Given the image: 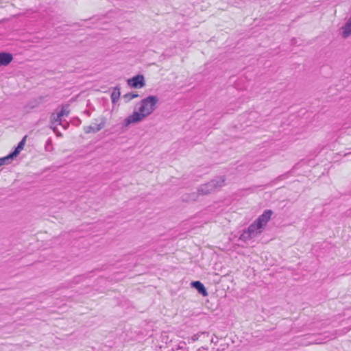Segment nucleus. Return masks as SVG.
Masks as SVG:
<instances>
[{"label":"nucleus","mask_w":351,"mask_h":351,"mask_svg":"<svg viewBox=\"0 0 351 351\" xmlns=\"http://www.w3.org/2000/svg\"><path fill=\"white\" fill-rule=\"evenodd\" d=\"M225 181L224 176L217 178L208 183L201 185L197 189V193H192L189 198L184 197V200L195 201L197 198L198 195H206L215 192L225 184Z\"/></svg>","instance_id":"f257e3e1"},{"label":"nucleus","mask_w":351,"mask_h":351,"mask_svg":"<svg viewBox=\"0 0 351 351\" xmlns=\"http://www.w3.org/2000/svg\"><path fill=\"white\" fill-rule=\"evenodd\" d=\"M158 101V99L156 96H148L138 104V110L147 117L155 110Z\"/></svg>","instance_id":"f03ea898"},{"label":"nucleus","mask_w":351,"mask_h":351,"mask_svg":"<svg viewBox=\"0 0 351 351\" xmlns=\"http://www.w3.org/2000/svg\"><path fill=\"white\" fill-rule=\"evenodd\" d=\"M263 228L258 224L256 220L250 224L247 229L244 230L241 234L239 239L243 241H247L260 234L263 232Z\"/></svg>","instance_id":"7ed1b4c3"},{"label":"nucleus","mask_w":351,"mask_h":351,"mask_svg":"<svg viewBox=\"0 0 351 351\" xmlns=\"http://www.w3.org/2000/svg\"><path fill=\"white\" fill-rule=\"evenodd\" d=\"M146 118L138 109L134 110L133 113L127 117L123 123V126L128 127L130 124H134L142 121Z\"/></svg>","instance_id":"20e7f679"},{"label":"nucleus","mask_w":351,"mask_h":351,"mask_svg":"<svg viewBox=\"0 0 351 351\" xmlns=\"http://www.w3.org/2000/svg\"><path fill=\"white\" fill-rule=\"evenodd\" d=\"M96 122L99 123H95L94 125H88L86 127H84V130L85 133L89 134V133H96L99 131H100L106 124V118L104 117H101L99 118V119H95Z\"/></svg>","instance_id":"39448f33"},{"label":"nucleus","mask_w":351,"mask_h":351,"mask_svg":"<svg viewBox=\"0 0 351 351\" xmlns=\"http://www.w3.org/2000/svg\"><path fill=\"white\" fill-rule=\"evenodd\" d=\"M128 84L132 88H141L145 86V79L143 75H137L128 80Z\"/></svg>","instance_id":"423d86ee"},{"label":"nucleus","mask_w":351,"mask_h":351,"mask_svg":"<svg viewBox=\"0 0 351 351\" xmlns=\"http://www.w3.org/2000/svg\"><path fill=\"white\" fill-rule=\"evenodd\" d=\"M272 214L273 212L271 210H265L263 213L258 217L256 221L264 228L271 219Z\"/></svg>","instance_id":"0eeeda50"},{"label":"nucleus","mask_w":351,"mask_h":351,"mask_svg":"<svg viewBox=\"0 0 351 351\" xmlns=\"http://www.w3.org/2000/svg\"><path fill=\"white\" fill-rule=\"evenodd\" d=\"M12 59H13V57L11 53H6V52H1L0 53V66L8 65L12 62Z\"/></svg>","instance_id":"6e6552de"},{"label":"nucleus","mask_w":351,"mask_h":351,"mask_svg":"<svg viewBox=\"0 0 351 351\" xmlns=\"http://www.w3.org/2000/svg\"><path fill=\"white\" fill-rule=\"evenodd\" d=\"M191 287L195 288L199 293L203 296H207L208 292L204 285L199 281H193L191 282Z\"/></svg>","instance_id":"1a4fd4ad"},{"label":"nucleus","mask_w":351,"mask_h":351,"mask_svg":"<svg viewBox=\"0 0 351 351\" xmlns=\"http://www.w3.org/2000/svg\"><path fill=\"white\" fill-rule=\"evenodd\" d=\"M58 113H52L50 118V122H51V128L53 130V132H56L57 129V124L61 125L62 124V118L61 117H57Z\"/></svg>","instance_id":"9d476101"},{"label":"nucleus","mask_w":351,"mask_h":351,"mask_svg":"<svg viewBox=\"0 0 351 351\" xmlns=\"http://www.w3.org/2000/svg\"><path fill=\"white\" fill-rule=\"evenodd\" d=\"M351 34V19H349L342 27V36L348 38Z\"/></svg>","instance_id":"9b49d317"},{"label":"nucleus","mask_w":351,"mask_h":351,"mask_svg":"<svg viewBox=\"0 0 351 351\" xmlns=\"http://www.w3.org/2000/svg\"><path fill=\"white\" fill-rule=\"evenodd\" d=\"M26 141V136H24L23 139L19 143L17 147L15 148V149L11 152L10 154L12 155L14 158L16 157L21 151L23 149L25 143Z\"/></svg>","instance_id":"f8f14e48"},{"label":"nucleus","mask_w":351,"mask_h":351,"mask_svg":"<svg viewBox=\"0 0 351 351\" xmlns=\"http://www.w3.org/2000/svg\"><path fill=\"white\" fill-rule=\"evenodd\" d=\"M120 88L119 86H115L113 88L112 92L111 93V100L113 104L117 102L120 97Z\"/></svg>","instance_id":"ddd939ff"},{"label":"nucleus","mask_w":351,"mask_h":351,"mask_svg":"<svg viewBox=\"0 0 351 351\" xmlns=\"http://www.w3.org/2000/svg\"><path fill=\"white\" fill-rule=\"evenodd\" d=\"M13 158L14 157L11 154H9L8 156L5 157L0 158V167L3 165L10 164Z\"/></svg>","instance_id":"4468645a"},{"label":"nucleus","mask_w":351,"mask_h":351,"mask_svg":"<svg viewBox=\"0 0 351 351\" xmlns=\"http://www.w3.org/2000/svg\"><path fill=\"white\" fill-rule=\"evenodd\" d=\"M69 110L68 106H62L61 108V110L58 112V117H62L64 116H67L69 114Z\"/></svg>","instance_id":"2eb2a0df"},{"label":"nucleus","mask_w":351,"mask_h":351,"mask_svg":"<svg viewBox=\"0 0 351 351\" xmlns=\"http://www.w3.org/2000/svg\"><path fill=\"white\" fill-rule=\"evenodd\" d=\"M138 96V95L136 93H127L124 95L123 97L125 99V101L128 102L132 100V99L137 97Z\"/></svg>","instance_id":"dca6fc26"},{"label":"nucleus","mask_w":351,"mask_h":351,"mask_svg":"<svg viewBox=\"0 0 351 351\" xmlns=\"http://www.w3.org/2000/svg\"><path fill=\"white\" fill-rule=\"evenodd\" d=\"M207 335V336L208 335V333H206V332H201V333L195 334V335H193L191 337V341H192L193 342H195V341H197V340L199 339V337H200L201 335Z\"/></svg>","instance_id":"f3484780"},{"label":"nucleus","mask_w":351,"mask_h":351,"mask_svg":"<svg viewBox=\"0 0 351 351\" xmlns=\"http://www.w3.org/2000/svg\"><path fill=\"white\" fill-rule=\"evenodd\" d=\"M184 346H185V343L184 342H180L178 345V348L179 349H182L184 348Z\"/></svg>","instance_id":"a211bd4d"},{"label":"nucleus","mask_w":351,"mask_h":351,"mask_svg":"<svg viewBox=\"0 0 351 351\" xmlns=\"http://www.w3.org/2000/svg\"><path fill=\"white\" fill-rule=\"evenodd\" d=\"M350 19H351V16H350Z\"/></svg>","instance_id":"6ab92c4d"}]
</instances>
